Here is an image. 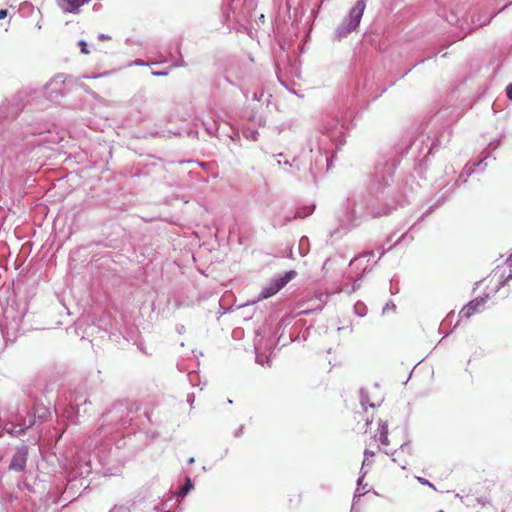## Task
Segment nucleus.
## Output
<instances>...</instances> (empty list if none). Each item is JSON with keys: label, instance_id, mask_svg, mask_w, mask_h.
Wrapping results in <instances>:
<instances>
[{"label": "nucleus", "instance_id": "obj_1", "mask_svg": "<svg viewBox=\"0 0 512 512\" xmlns=\"http://www.w3.org/2000/svg\"><path fill=\"white\" fill-rule=\"evenodd\" d=\"M394 209L395 207H390L389 205L380 209L364 197L358 199L347 198L345 202H343L341 210L337 213L339 228L330 233L331 237L339 233L340 229L349 231L359 226L361 222L368 217L377 218L385 216L390 214Z\"/></svg>", "mask_w": 512, "mask_h": 512}, {"label": "nucleus", "instance_id": "obj_2", "mask_svg": "<svg viewBox=\"0 0 512 512\" xmlns=\"http://www.w3.org/2000/svg\"><path fill=\"white\" fill-rule=\"evenodd\" d=\"M510 4L511 3H507L498 11L491 13L490 16H487L486 11L481 10L477 14H473L470 17V19L467 17L466 4H456L454 7L450 9V12L446 15V20L451 25H455L461 29L459 39H463L475 28L488 25L497 14L505 10Z\"/></svg>", "mask_w": 512, "mask_h": 512}, {"label": "nucleus", "instance_id": "obj_3", "mask_svg": "<svg viewBox=\"0 0 512 512\" xmlns=\"http://www.w3.org/2000/svg\"><path fill=\"white\" fill-rule=\"evenodd\" d=\"M397 162L394 158L379 162L375 166L374 177L371 185V191L376 195L390 193V186L393 182V175L396 170Z\"/></svg>", "mask_w": 512, "mask_h": 512}, {"label": "nucleus", "instance_id": "obj_4", "mask_svg": "<svg viewBox=\"0 0 512 512\" xmlns=\"http://www.w3.org/2000/svg\"><path fill=\"white\" fill-rule=\"evenodd\" d=\"M450 139V132L444 130L439 135H435L433 138L426 135H419L414 138L409 147L408 152L415 155L416 153L422 154L424 149L426 152L423 155V158H427L434 149L439 146L445 145Z\"/></svg>", "mask_w": 512, "mask_h": 512}, {"label": "nucleus", "instance_id": "obj_5", "mask_svg": "<svg viewBox=\"0 0 512 512\" xmlns=\"http://www.w3.org/2000/svg\"><path fill=\"white\" fill-rule=\"evenodd\" d=\"M365 8V0H357L355 5L349 11L348 16L336 29L335 36L338 40L346 37L359 26Z\"/></svg>", "mask_w": 512, "mask_h": 512}, {"label": "nucleus", "instance_id": "obj_6", "mask_svg": "<svg viewBox=\"0 0 512 512\" xmlns=\"http://www.w3.org/2000/svg\"><path fill=\"white\" fill-rule=\"evenodd\" d=\"M91 471L92 467L90 459H87L86 457L82 458L81 456L75 458L70 472V477L68 479V484L63 494L69 493V490L76 486L75 482L78 477L84 479L91 473Z\"/></svg>", "mask_w": 512, "mask_h": 512}, {"label": "nucleus", "instance_id": "obj_7", "mask_svg": "<svg viewBox=\"0 0 512 512\" xmlns=\"http://www.w3.org/2000/svg\"><path fill=\"white\" fill-rule=\"evenodd\" d=\"M296 276V272L294 270L286 271L284 274L274 278L267 286L263 287L258 300L267 299L273 295H275L278 291H280L287 283H289Z\"/></svg>", "mask_w": 512, "mask_h": 512}, {"label": "nucleus", "instance_id": "obj_8", "mask_svg": "<svg viewBox=\"0 0 512 512\" xmlns=\"http://www.w3.org/2000/svg\"><path fill=\"white\" fill-rule=\"evenodd\" d=\"M128 414L126 407L122 403H116L112 406L111 409H109L103 416H102V427L105 424H117L120 423L122 425H125L131 419L127 420L124 418V415Z\"/></svg>", "mask_w": 512, "mask_h": 512}, {"label": "nucleus", "instance_id": "obj_9", "mask_svg": "<svg viewBox=\"0 0 512 512\" xmlns=\"http://www.w3.org/2000/svg\"><path fill=\"white\" fill-rule=\"evenodd\" d=\"M343 127L344 123H340L338 119L327 118L323 121L319 132L322 134V137H326L331 141H337L343 134Z\"/></svg>", "mask_w": 512, "mask_h": 512}, {"label": "nucleus", "instance_id": "obj_10", "mask_svg": "<svg viewBox=\"0 0 512 512\" xmlns=\"http://www.w3.org/2000/svg\"><path fill=\"white\" fill-rule=\"evenodd\" d=\"M28 459V447L26 445L18 446L9 464V470L22 472L25 470Z\"/></svg>", "mask_w": 512, "mask_h": 512}, {"label": "nucleus", "instance_id": "obj_11", "mask_svg": "<svg viewBox=\"0 0 512 512\" xmlns=\"http://www.w3.org/2000/svg\"><path fill=\"white\" fill-rule=\"evenodd\" d=\"M497 278L498 288L501 286H512V253L509 255L502 267H498L494 272Z\"/></svg>", "mask_w": 512, "mask_h": 512}, {"label": "nucleus", "instance_id": "obj_12", "mask_svg": "<svg viewBox=\"0 0 512 512\" xmlns=\"http://www.w3.org/2000/svg\"><path fill=\"white\" fill-rule=\"evenodd\" d=\"M372 268L369 267L368 265H365L362 269V273L359 275V276H351V275H348L346 278H347V283L343 284V286L339 289L340 292H346L347 294H352L353 292L357 291L360 286H361V282H362V279L363 277L371 272Z\"/></svg>", "mask_w": 512, "mask_h": 512}, {"label": "nucleus", "instance_id": "obj_13", "mask_svg": "<svg viewBox=\"0 0 512 512\" xmlns=\"http://www.w3.org/2000/svg\"><path fill=\"white\" fill-rule=\"evenodd\" d=\"M90 0H56L57 5L64 13L78 14L80 8Z\"/></svg>", "mask_w": 512, "mask_h": 512}, {"label": "nucleus", "instance_id": "obj_14", "mask_svg": "<svg viewBox=\"0 0 512 512\" xmlns=\"http://www.w3.org/2000/svg\"><path fill=\"white\" fill-rule=\"evenodd\" d=\"M486 302V298L480 297L471 300L468 304H466L460 311V318H470L474 313L480 311V307H482Z\"/></svg>", "mask_w": 512, "mask_h": 512}, {"label": "nucleus", "instance_id": "obj_15", "mask_svg": "<svg viewBox=\"0 0 512 512\" xmlns=\"http://www.w3.org/2000/svg\"><path fill=\"white\" fill-rule=\"evenodd\" d=\"M244 0H223V15L226 20L235 17L241 10Z\"/></svg>", "mask_w": 512, "mask_h": 512}, {"label": "nucleus", "instance_id": "obj_16", "mask_svg": "<svg viewBox=\"0 0 512 512\" xmlns=\"http://www.w3.org/2000/svg\"><path fill=\"white\" fill-rule=\"evenodd\" d=\"M458 183H459V180L456 179L454 181L447 182L445 185H443V187H441V189L439 190V192L437 194L438 199H437L436 206H439L442 203H444L454 193V191L456 190V188L458 186Z\"/></svg>", "mask_w": 512, "mask_h": 512}, {"label": "nucleus", "instance_id": "obj_17", "mask_svg": "<svg viewBox=\"0 0 512 512\" xmlns=\"http://www.w3.org/2000/svg\"><path fill=\"white\" fill-rule=\"evenodd\" d=\"M17 124H12L10 128L6 129L2 133V140L7 144L16 145L18 141L24 139L23 133L16 134L15 129Z\"/></svg>", "mask_w": 512, "mask_h": 512}, {"label": "nucleus", "instance_id": "obj_18", "mask_svg": "<svg viewBox=\"0 0 512 512\" xmlns=\"http://www.w3.org/2000/svg\"><path fill=\"white\" fill-rule=\"evenodd\" d=\"M481 165H484V169L487 167V163L484 161V159H482L478 162H471V161L468 162L464 166L458 180L459 181L461 180L462 183H466L467 178L470 177L474 173L475 168L478 166H481Z\"/></svg>", "mask_w": 512, "mask_h": 512}, {"label": "nucleus", "instance_id": "obj_19", "mask_svg": "<svg viewBox=\"0 0 512 512\" xmlns=\"http://www.w3.org/2000/svg\"><path fill=\"white\" fill-rule=\"evenodd\" d=\"M63 78V75H58L55 77V79L48 85V89L49 90V99L54 102V103H60V98L63 97V94L61 92L60 89H54V88H51V86L53 85V82H55L56 84H58V82H61V83H64V81L62 80Z\"/></svg>", "mask_w": 512, "mask_h": 512}, {"label": "nucleus", "instance_id": "obj_20", "mask_svg": "<svg viewBox=\"0 0 512 512\" xmlns=\"http://www.w3.org/2000/svg\"><path fill=\"white\" fill-rule=\"evenodd\" d=\"M231 78H235L241 82H248V76L246 75V72L241 67H231L228 70V75L226 77L227 81L233 84V81Z\"/></svg>", "mask_w": 512, "mask_h": 512}, {"label": "nucleus", "instance_id": "obj_21", "mask_svg": "<svg viewBox=\"0 0 512 512\" xmlns=\"http://www.w3.org/2000/svg\"><path fill=\"white\" fill-rule=\"evenodd\" d=\"M21 111V107L17 104V105H12L11 107V110L9 108V105H3L1 106L0 108V119L2 118H15L19 115Z\"/></svg>", "mask_w": 512, "mask_h": 512}, {"label": "nucleus", "instance_id": "obj_22", "mask_svg": "<svg viewBox=\"0 0 512 512\" xmlns=\"http://www.w3.org/2000/svg\"><path fill=\"white\" fill-rule=\"evenodd\" d=\"M194 489V482L190 477H186L184 484L179 488L176 495L178 498H185L188 493Z\"/></svg>", "mask_w": 512, "mask_h": 512}, {"label": "nucleus", "instance_id": "obj_23", "mask_svg": "<svg viewBox=\"0 0 512 512\" xmlns=\"http://www.w3.org/2000/svg\"><path fill=\"white\" fill-rule=\"evenodd\" d=\"M316 206L315 204L305 205L302 207H299L296 212L293 214V218L302 219L305 217H308L313 214Z\"/></svg>", "mask_w": 512, "mask_h": 512}, {"label": "nucleus", "instance_id": "obj_24", "mask_svg": "<svg viewBox=\"0 0 512 512\" xmlns=\"http://www.w3.org/2000/svg\"><path fill=\"white\" fill-rule=\"evenodd\" d=\"M4 429L8 434H10L13 437H19L20 435L25 433L24 429L21 426L20 428H18V426L14 424L13 421H8L5 424Z\"/></svg>", "mask_w": 512, "mask_h": 512}, {"label": "nucleus", "instance_id": "obj_25", "mask_svg": "<svg viewBox=\"0 0 512 512\" xmlns=\"http://www.w3.org/2000/svg\"><path fill=\"white\" fill-rule=\"evenodd\" d=\"M26 415H24L26 418H23V422L20 423V426L24 429V432H26L29 428H31L36 421L35 416L33 413H30L29 411H25Z\"/></svg>", "mask_w": 512, "mask_h": 512}, {"label": "nucleus", "instance_id": "obj_26", "mask_svg": "<svg viewBox=\"0 0 512 512\" xmlns=\"http://www.w3.org/2000/svg\"><path fill=\"white\" fill-rule=\"evenodd\" d=\"M33 415L35 416V418H37L41 421H45L50 416V411L45 406H41V407L37 406V407H35V409L33 411Z\"/></svg>", "mask_w": 512, "mask_h": 512}, {"label": "nucleus", "instance_id": "obj_27", "mask_svg": "<svg viewBox=\"0 0 512 512\" xmlns=\"http://www.w3.org/2000/svg\"><path fill=\"white\" fill-rule=\"evenodd\" d=\"M501 144V140L500 139H494L492 141L489 142V144L487 145V147L484 149L483 153H485V157L483 158L484 161L490 157V154L492 151L496 150Z\"/></svg>", "mask_w": 512, "mask_h": 512}, {"label": "nucleus", "instance_id": "obj_28", "mask_svg": "<svg viewBox=\"0 0 512 512\" xmlns=\"http://www.w3.org/2000/svg\"><path fill=\"white\" fill-rule=\"evenodd\" d=\"M374 256V252L373 251H368V252H365L363 254H361L360 256H356L354 257L350 263H349V266L351 268H354V267H358L360 264H361V259L364 258V257H373Z\"/></svg>", "mask_w": 512, "mask_h": 512}, {"label": "nucleus", "instance_id": "obj_29", "mask_svg": "<svg viewBox=\"0 0 512 512\" xmlns=\"http://www.w3.org/2000/svg\"><path fill=\"white\" fill-rule=\"evenodd\" d=\"M294 219L295 218H293V215H286L283 218L277 217L273 221V226L274 227H282V226L287 225L289 222H291Z\"/></svg>", "mask_w": 512, "mask_h": 512}, {"label": "nucleus", "instance_id": "obj_30", "mask_svg": "<svg viewBox=\"0 0 512 512\" xmlns=\"http://www.w3.org/2000/svg\"><path fill=\"white\" fill-rule=\"evenodd\" d=\"M243 136L247 139H250L252 141H257L258 140V136H259V132L255 129H252V128H245L243 130Z\"/></svg>", "mask_w": 512, "mask_h": 512}, {"label": "nucleus", "instance_id": "obj_31", "mask_svg": "<svg viewBox=\"0 0 512 512\" xmlns=\"http://www.w3.org/2000/svg\"><path fill=\"white\" fill-rule=\"evenodd\" d=\"M23 412L24 410L21 411L20 409H18L17 413L11 415V418L9 419V421H13L14 424L18 426V428H20V423L23 422V418H26Z\"/></svg>", "mask_w": 512, "mask_h": 512}, {"label": "nucleus", "instance_id": "obj_32", "mask_svg": "<svg viewBox=\"0 0 512 512\" xmlns=\"http://www.w3.org/2000/svg\"><path fill=\"white\" fill-rule=\"evenodd\" d=\"M354 310H355V313L360 317H364L367 313V308H366L365 304L362 302H357L354 305Z\"/></svg>", "mask_w": 512, "mask_h": 512}, {"label": "nucleus", "instance_id": "obj_33", "mask_svg": "<svg viewBox=\"0 0 512 512\" xmlns=\"http://www.w3.org/2000/svg\"><path fill=\"white\" fill-rule=\"evenodd\" d=\"M366 473H367L366 471L362 472V475L357 480V489H356V492H355L354 498H353L354 502L357 501V499H359L362 496V494L358 493V492L360 490V487L362 486V482H363V479H364Z\"/></svg>", "mask_w": 512, "mask_h": 512}, {"label": "nucleus", "instance_id": "obj_34", "mask_svg": "<svg viewBox=\"0 0 512 512\" xmlns=\"http://www.w3.org/2000/svg\"><path fill=\"white\" fill-rule=\"evenodd\" d=\"M375 439H377L383 445H389L390 441L388 439V433L380 432L379 434H375Z\"/></svg>", "mask_w": 512, "mask_h": 512}, {"label": "nucleus", "instance_id": "obj_35", "mask_svg": "<svg viewBox=\"0 0 512 512\" xmlns=\"http://www.w3.org/2000/svg\"><path fill=\"white\" fill-rule=\"evenodd\" d=\"M203 125L205 126L206 131L210 135H215V133L218 130V126H217V123L215 121H213L212 123H203Z\"/></svg>", "mask_w": 512, "mask_h": 512}, {"label": "nucleus", "instance_id": "obj_36", "mask_svg": "<svg viewBox=\"0 0 512 512\" xmlns=\"http://www.w3.org/2000/svg\"><path fill=\"white\" fill-rule=\"evenodd\" d=\"M384 452L387 455H391L392 456V461L398 463L402 469H406L407 462L400 463L399 462V458L395 457V454L398 453V450H395V451L385 450Z\"/></svg>", "mask_w": 512, "mask_h": 512}, {"label": "nucleus", "instance_id": "obj_37", "mask_svg": "<svg viewBox=\"0 0 512 512\" xmlns=\"http://www.w3.org/2000/svg\"><path fill=\"white\" fill-rule=\"evenodd\" d=\"M399 451L407 454H412V446L410 445L409 442H405L400 445Z\"/></svg>", "mask_w": 512, "mask_h": 512}, {"label": "nucleus", "instance_id": "obj_38", "mask_svg": "<svg viewBox=\"0 0 512 512\" xmlns=\"http://www.w3.org/2000/svg\"><path fill=\"white\" fill-rule=\"evenodd\" d=\"M380 432L388 433V423H387V421L379 420L377 434H379Z\"/></svg>", "mask_w": 512, "mask_h": 512}, {"label": "nucleus", "instance_id": "obj_39", "mask_svg": "<svg viewBox=\"0 0 512 512\" xmlns=\"http://www.w3.org/2000/svg\"><path fill=\"white\" fill-rule=\"evenodd\" d=\"M303 243H308V237L306 236H303L301 239H300V243H299V249H300V254L302 256L306 255L308 250L307 249H304L303 248Z\"/></svg>", "mask_w": 512, "mask_h": 512}, {"label": "nucleus", "instance_id": "obj_40", "mask_svg": "<svg viewBox=\"0 0 512 512\" xmlns=\"http://www.w3.org/2000/svg\"><path fill=\"white\" fill-rule=\"evenodd\" d=\"M395 309H396V305L394 304V302L390 301V302L386 303V305L383 307L382 313L385 314L388 310L395 311Z\"/></svg>", "mask_w": 512, "mask_h": 512}, {"label": "nucleus", "instance_id": "obj_41", "mask_svg": "<svg viewBox=\"0 0 512 512\" xmlns=\"http://www.w3.org/2000/svg\"><path fill=\"white\" fill-rule=\"evenodd\" d=\"M78 45L80 46V48H81V52H82L83 54H89V51H88V49H87V43H86L84 40H80V41L78 42Z\"/></svg>", "mask_w": 512, "mask_h": 512}, {"label": "nucleus", "instance_id": "obj_42", "mask_svg": "<svg viewBox=\"0 0 512 512\" xmlns=\"http://www.w3.org/2000/svg\"><path fill=\"white\" fill-rule=\"evenodd\" d=\"M417 480L422 485H428L429 487H431L433 489H436L435 486L431 482H429L427 479H425V478L417 477Z\"/></svg>", "mask_w": 512, "mask_h": 512}, {"label": "nucleus", "instance_id": "obj_43", "mask_svg": "<svg viewBox=\"0 0 512 512\" xmlns=\"http://www.w3.org/2000/svg\"><path fill=\"white\" fill-rule=\"evenodd\" d=\"M317 149L319 150V152L321 153L322 151L325 152V160L328 162V156H327V150L324 146V143L322 141H320L317 145Z\"/></svg>", "mask_w": 512, "mask_h": 512}, {"label": "nucleus", "instance_id": "obj_44", "mask_svg": "<svg viewBox=\"0 0 512 512\" xmlns=\"http://www.w3.org/2000/svg\"><path fill=\"white\" fill-rule=\"evenodd\" d=\"M505 92H506L507 98L512 100V83H510L506 86Z\"/></svg>", "mask_w": 512, "mask_h": 512}, {"label": "nucleus", "instance_id": "obj_45", "mask_svg": "<svg viewBox=\"0 0 512 512\" xmlns=\"http://www.w3.org/2000/svg\"><path fill=\"white\" fill-rule=\"evenodd\" d=\"M152 75L153 76H157V77L167 76L168 75V71H153Z\"/></svg>", "mask_w": 512, "mask_h": 512}, {"label": "nucleus", "instance_id": "obj_46", "mask_svg": "<svg viewBox=\"0 0 512 512\" xmlns=\"http://www.w3.org/2000/svg\"><path fill=\"white\" fill-rule=\"evenodd\" d=\"M195 401V395L193 393H190L187 395V402L190 404V406L193 405Z\"/></svg>", "mask_w": 512, "mask_h": 512}, {"label": "nucleus", "instance_id": "obj_47", "mask_svg": "<svg viewBox=\"0 0 512 512\" xmlns=\"http://www.w3.org/2000/svg\"><path fill=\"white\" fill-rule=\"evenodd\" d=\"M243 429H244V426L241 425L238 429L235 430L234 436L235 437H240L243 434Z\"/></svg>", "mask_w": 512, "mask_h": 512}, {"label": "nucleus", "instance_id": "obj_48", "mask_svg": "<svg viewBox=\"0 0 512 512\" xmlns=\"http://www.w3.org/2000/svg\"><path fill=\"white\" fill-rule=\"evenodd\" d=\"M374 455H375V452H374V451L369 450V449H365V451H364V457L369 458V457H373Z\"/></svg>", "mask_w": 512, "mask_h": 512}, {"label": "nucleus", "instance_id": "obj_49", "mask_svg": "<svg viewBox=\"0 0 512 512\" xmlns=\"http://www.w3.org/2000/svg\"><path fill=\"white\" fill-rule=\"evenodd\" d=\"M184 66H186V63L184 62L183 59H181L180 61L173 64V67H184Z\"/></svg>", "mask_w": 512, "mask_h": 512}, {"label": "nucleus", "instance_id": "obj_50", "mask_svg": "<svg viewBox=\"0 0 512 512\" xmlns=\"http://www.w3.org/2000/svg\"><path fill=\"white\" fill-rule=\"evenodd\" d=\"M98 39L99 40H109V39H111V37L109 35L101 33L98 35Z\"/></svg>", "mask_w": 512, "mask_h": 512}, {"label": "nucleus", "instance_id": "obj_51", "mask_svg": "<svg viewBox=\"0 0 512 512\" xmlns=\"http://www.w3.org/2000/svg\"><path fill=\"white\" fill-rule=\"evenodd\" d=\"M393 246H389L387 249L381 248L380 249V256L379 259L385 254L386 251L390 250Z\"/></svg>", "mask_w": 512, "mask_h": 512}, {"label": "nucleus", "instance_id": "obj_52", "mask_svg": "<svg viewBox=\"0 0 512 512\" xmlns=\"http://www.w3.org/2000/svg\"><path fill=\"white\" fill-rule=\"evenodd\" d=\"M7 16V10L1 9L0 10V20L4 19Z\"/></svg>", "mask_w": 512, "mask_h": 512}, {"label": "nucleus", "instance_id": "obj_53", "mask_svg": "<svg viewBox=\"0 0 512 512\" xmlns=\"http://www.w3.org/2000/svg\"><path fill=\"white\" fill-rule=\"evenodd\" d=\"M369 464H371V462L368 460L367 457H365L363 462H362V467H364L365 465H369ZM361 472H364L363 468H361Z\"/></svg>", "mask_w": 512, "mask_h": 512}, {"label": "nucleus", "instance_id": "obj_54", "mask_svg": "<svg viewBox=\"0 0 512 512\" xmlns=\"http://www.w3.org/2000/svg\"><path fill=\"white\" fill-rule=\"evenodd\" d=\"M294 0H286L287 9L290 10L293 6Z\"/></svg>", "mask_w": 512, "mask_h": 512}, {"label": "nucleus", "instance_id": "obj_55", "mask_svg": "<svg viewBox=\"0 0 512 512\" xmlns=\"http://www.w3.org/2000/svg\"><path fill=\"white\" fill-rule=\"evenodd\" d=\"M434 206H431L419 219L418 221L422 220L424 216H426L428 213H430L433 210Z\"/></svg>", "mask_w": 512, "mask_h": 512}, {"label": "nucleus", "instance_id": "obj_56", "mask_svg": "<svg viewBox=\"0 0 512 512\" xmlns=\"http://www.w3.org/2000/svg\"><path fill=\"white\" fill-rule=\"evenodd\" d=\"M361 404H362V406H365V404H366V398L364 397L363 391H361Z\"/></svg>", "mask_w": 512, "mask_h": 512}, {"label": "nucleus", "instance_id": "obj_57", "mask_svg": "<svg viewBox=\"0 0 512 512\" xmlns=\"http://www.w3.org/2000/svg\"><path fill=\"white\" fill-rule=\"evenodd\" d=\"M238 86H239V87H240V89L242 90V92H243V94H244L245 98H246V99H248V93L245 91V89H244V87L242 86V84H239Z\"/></svg>", "mask_w": 512, "mask_h": 512}, {"label": "nucleus", "instance_id": "obj_58", "mask_svg": "<svg viewBox=\"0 0 512 512\" xmlns=\"http://www.w3.org/2000/svg\"><path fill=\"white\" fill-rule=\"evenodd\" d=\"M407 233L402 234V236L395 242V244H398L402 239L406 237Z\"/></svg>", "mask_w": 512, "mask_h": 512}, {"label": "nucleus", "instance_id": "obj_59", "mask_svg": "<svg viewBox=\"0 0 512 512\" xmlns=\"http://www.w3.org/2000/svg\"><path fill=\"white\" fill-rule=\"evenodd\" d=\"M195 462V458L194 457H190L188 459V464H193Z\"/></svg>", "mask_w": 512, "mask_h": 512}, {"label": "nucleus", "instance_id": "obj_60", "mask_svg": "<svg viewBox=\"0 0 512 512\" xmlns=\"http://www.w3.org/2000/svg\"><path fill=\"white\" fill-rule=\"evenodd\" d=\"M136 65H143V61L142 60H135L134 62Z\"/></svg>", "mask_w": 512, "mask_h": 512}, {"label": "nucleus", "instance_id": "obj_61", "mask_svg": "<svg viewBox=\"0 0 512 512\" xmlns=\"http://www.w3.org/2000/svg\"><path fill=\"white\" fill-rule=\"evenodd\" d=\"M283 164L287 166H292V163L288 160L284 161Z\"/></svg>", "mask_w": 512, "mask_h": 512}, {"label": "nucleus", "instance_id": "obj_62", "mask_svg": "<svg viewBox=\"0 0 512 512\" xmlns=\"http://www.w3.org/2000/svg\"><path fill=\"white\" fill-rule=\"evenodd\" d=\"M253 99L254 100H260V98H258V96H257V93H253Z\"/></svg>", "mask_w": 512, "mask_h": 512}, {"label": "nucleus", "instance_id": "obj_63", "mask_svg": "<svg viewBox=\"0 0 512 512\" xmlns=\"http://www.w3.org/2000/svg\"><path fill=\"white\" fill-rule=\"evenodd\" d=\"M277 77H278V80L280 81V83L284 84L279 74H277Z\"/></svg>", "mask_w": 512, "mask_h": 512}, {"label": "nucleus", "instance_id": "obj_64", "mask_svg": "<svg viewBox=\"0 0 512 512\" xmlns=\"http://www.w3.org/2000/svg\"><path fill=\"white\" fill-rule=\"evenodd\" d=\"M99 7H100V5L95 4V5H94V10H98V9H99Z\"/></svg>", "mask_w": 512, "mask_h": 512}]
</instances>
